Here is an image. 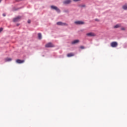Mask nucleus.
<instances>
[{"mask_svg":"<svg viewBox=\"0 0 127 127\" xmlns=\"http://www.w3.org/2000/svg\"><path fill=\"white\" fill-rule=\"evenodd\" d=\"M51 8H52V9H55L57 12H60V9H59L57 6L52 5L51 6Z\"/></svg>","mask_w":127,"mask_h":127,"instance_id":"nucleus-1","label":"nucleus"},{"mask_svg":"<svg viewBox=\"0 0 127 127\" xmlns=\"http://www.w3.org/2000/svg\"><path fill=\"white\" fill-rule=\"evenodd\" d=\"M111 47H113V48L117 47L118 46V42H112L111 43Z\"/></svg>","mask_w":127,"mask_h":127,"instance_id":"nucleus-2","label":"nucleus"},{"mask_svg":"<svg viewBox=\"0 0 127 127\" xmlns=\"http://www.w3.org/2000/svg\"><path fill=\"white\" fill-rule=\"evenodd\" d=\"M45 47H47V48H49L50 47H54V45H53V44L52 43H49L46 44Z\"/></svg>","mask_w":127,"mask_h":127,"instance_id":"nucleus-3","label":"nucleus"},{"mask_svg":"<svg viewBox=\"0 0 127 127\" xmlns=\"http://www.w3.org/2000/svg\"><path fill=\"white\" fill-rule=\"evenodd\" d=\"M74 23L77 25H81L84 24L85 23L82 21H76L74 22Z\"/></svg>","mask_w":127,"mask_h":127,"instance_id":"nucleus-4","label":"nucleus"},{"mask_svg":"<svg viewBox=\"0 0 127 127\" xmlns=\"http://www.w3.org/2000/svg\"><path fill=\"white\" fill-rule=\"evenodd\" d=\"M21 18V17L20 16H18L16 17V18H14L13 19V22H17V21H19V20H20V19Z\"/></svg>","mask_w":127,"mask_h":127,"instance_id":"nucleus-5","label":"nucleus"},{"mask_svg":"<svg viewBox=\"0 0 127 127\" xmlns=\"http://www.w3.org/2000/svg\"><path fill=\"white\" fill-rule=\"evenodd\" d=\"M87 36L93 37L96 36V34L93 32H89L86 34Z\"/></svg>","mask_w":127,"mask_h":127,"instance_id":"nucleus-6","label":"nucleus"},{"mask_svg":"<svg viewBox=\"0 0 127 127\" xmlns=\"http://www.w3.org/2000/svg\"><path fill=\"white\" fill-rule=\"evenodd\" d=\"M72 2V0H65L64 1V4H69V3H71Z\"/></svg>","mask_w":127,"mask_h":127,"instance_id":"nucleus-7","label":"nucleus"},{"mask_svg":"<svg viewBox=\"0 0 127 127\" xmlns=\"http://www.w3.org/2000/svg\"><path fill=\"white\" fill-rule=\"evenodd\" d=\"M57 25H67V24L66 23H63L62 22H58L57 23Z\"/></svg>","mask_w":127,"mask_h":127,"instance_id":"nucleus-8","label":"nucleus"},{"mask_svg":"<svg viewBox=\"0 0 127 127\" xmlns=\"http://www.w3.org/2000/svg\"><path fill=\"white\" fill-rule=\"evenodd\" d=\"M16 62V63H18V64H21L24 63V60H17Z\"/></svg>","mask_w":127,"mask_h":127,"instance_id":"nucleus-9","label":"nucleus"},{"mask_svg":"<svg viewBox=\"0 0 127 127\" xmlns=\"http://www.w3.org/2000/svg\"><path fill=\"white\" fill-rule=\"evenodd\" d=\"M74 55H75V54H74V53H70L67 54V57H72V56H74Z\"/></svg>","mask_w":127,"mask_h":127,"instance_id":"nucleus-10","label":"nucleus"},{"mask_svg":"<svg viewBox=\"0 0 127 127\" xmlns=\"http://www.w3.org/2000/svg\"><path fill=\"white\" fill-rule=\"evenodd\" d=\"M11 60H12V59L10 58H6L4 59L5 62H10Z\"/></svg>","mask_w":127,"mask_h":127,"instance_id":"nucleus-11","label":"nucleus"},{"mask_svg":"<svg viewBox=\"0 0 127 127\" xmlns=\"http://www.w3.org/2000/svg\"><path fill=\"white\" fill-rule=\"evenodd\" d=\"M79 42H80V41H79V40H75L74 41H73L71 43L72 44H76L77 43H79Z\"/></svg>","mask_w":127,"mask_h":127,"instance_id":"nucleus-12","label":"nucleus"},{"mask_svg":"<svg viewBox=\"0 0 127 127\" xmlns=\"http://www.w3.org/2000/svg\"><path fill=\"white\" fill-rule=\"evenodd\" d=\"M123 9H125V10H127V4H126L125 5H124L123 6Z\"/></svg>","mask_w":127,"mask_h":127,"instance_id":"nucleus-13","label":"nucleus"},{"mask_svg":"<svg viewBox=\"0 0 127 127\" xmlns=\"http://www.w3.org/2000/svg\"><path fill=\"white\" fill-rule=\"evenodd\" d=\"M39 39H41L42 38V36L41 35V33L38 34Z\"/></svg>","mask_w":127,"mask_h":127,"instance_id":"nucleus-14","label":"nucleus"},{"mask_svg":"<svg viewBox=\"0 0 127 127\" xmlns=\"http://www.w3.org/2000/svg\"><path fill=\"white\" fill-rule=\"evenodd\" d=\"M121 27V24H117L114 26V28H119V27Z\"/></svg>","mask_w":127,"mask_h":127,"instance_id":"nucleus-15","label":"nucleus"},{"mask_svg":"<svg viewBox=\"0 0 127 127\" xmlns=\"http://www.w3.org/2000/svg\"><path fill=\"white\" fill-rule=\"evenodd\" d=\"M80 48L81 49H85V47L84 46H80Z\"/></svg>","mask_w":127,"mask_h":127,"instance_id":"nucleus-16","label":"nucleus"},{"mask_svg":"<svg viewBox=\"0 0 127 127\" xmlns=\"http://www.w3.org/2000/svg\"><path fill=\"white\" fill-rule=\"evenodd\" d=\"M73 1H75V2H77V1H80V0H73Z\"/></svg>","mask_w":127,"mask_h":127,"instance_id":"nucleus-17","label":"nucleus"},{"mask_svg":"<svg viewBox=\"0 0 127 127\" xmlns=\"http://www.w3.org/2000/svg\"><path fill=\"white\" fill-rule=\"evenodd\" d=\"M2 30H3V29L2 28H0V32H1V31H2Z\"/></svg>","mask_w":127,"mask_h":127,"instance_id":"nucleus-18","label":"nucleus"},{"mask_svg":"<svg viewBox=\"0 0 127 127\" xmlns=\"http://www.w3.org/2000/svg\"><path fill=\"white\" fill-rule=\"evenodd\" d=\"M30 22H31V21H30V20H28V23H30Z\"/></svg>","mask_w":127,"mask_h":127,"instance_id":"nucleus-19","label":"nucleus"},{"mask_svg":"<svg viewBox=\"0 0 127 127\" xmlns=\"http://www.w3.org/2000/svg\"><path fill=\"white\" fill-rule=\"evenodd\" d=\"M122 30H126V29L125 28H121Z\"/></svg>","mask_w":127,"mask_h":127,"instance_id":"nucleus-20","label":"nucleus"},{"mask_svg":"<svg viewBox=\"0 0 127 127\" xmlns=\"http://www.w3.org/2000/svg\"><path fill=\"white\" fill-rule=\"evenodd\" d=\"M95 21H99V20L98 19H95Z\"/></svg>","mask_w":127,"mask_h":127,"instance_id":"nucleus-21","label":"nucleus"},{"mask_svg":"<svg viewBox=\"0 0 127 127\" xmlns=\"http://www.w3.org/2000/svg\"><path fill=\"white\" fill-rule=\"evenodd\" d=\"M3 16H5V14H3Z\"/></svg>","mask_w":127,"mask_h":127,"instance_id":"nucleus-22","label":"nucleus"},{"mask_svg":"<svg viewBox=\"0 0 127 127\" xmlns=\"http://www.w3.org/2000/svg\"><path fill=\"white\" fill-rule=\"evenodd\" d=\"M0 2H1V0H0Z\"/></svg>","mask_w":127,"mask_h":127,"instance_id":"nucleus-23","label":"nucleus"},{"mask_svg":"<svg viewBox=\"0 0 127 127\" xmlns=\"http://www.w3.org/2000/svg\"><path fill=\"white\" fill-rule=\"evenodd\" d=\"M17 26H18V24H17Z\"/></svg>","mask_w":127,"mask_h":127,"instance_id":"nucleus-24","label":"nucleus"},{"mask_svg":"<svg viewBox=\"0 0 127 127\" xmlns=\"http://www.w3.org/2000/svg\"><path fill=\"white\" fill-rule=\"evenodd\" d=\"M83 6H85V5H83Z\"/></svg>","mask_w":127,"mask_h":127,"instance_id":"nucleus-25","label":"nucleus"}]
</instances>
